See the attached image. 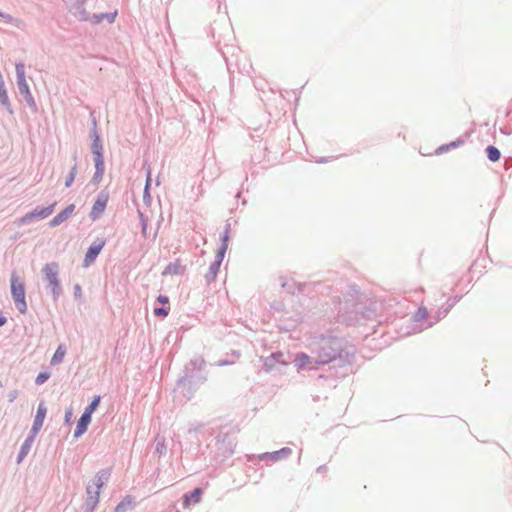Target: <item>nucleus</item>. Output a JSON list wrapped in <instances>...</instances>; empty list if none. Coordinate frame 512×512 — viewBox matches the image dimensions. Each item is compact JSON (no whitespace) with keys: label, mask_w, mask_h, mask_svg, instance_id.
Instances as JSON below:
<instances>
[{"label":"nucleus","mask_w":512,"mask_h":512,"mask_svg":"<svg viewBox=\"0 0 512 512\" xmlns=\"http://www.w3.org/2000/svg\"><path fill=\"white\" fill-rule=\"evenodd\" d=\"M47 288L50 289L53 299L56 301L62 295V287L59 279V265L57 262L46 263L42 268Z\"/></svg>","instance_id":"1"},{"label":"nucleus","mask_w":512,"mask_h":512,"mask_svg":"<svg viewBox=\"0 0 512 512\" xmlns=\"http://www.w3.org/2000/svg\"><path fill=\"white\" fill-rule=\"evenodd\" d=\"M229 233H230V224H226L224 232L221 236V246L217 250V254L215 257V260L210 264L209 270L207 274L205 275V279L207 283H211L215 281L217 274L219 272L221 263L224 259L225 253L228 248V241H229Z\"/></svg>","instance_id":"2"},{"label":"nucleus","mask_w":512,"mask_h":512,"mask_svg":"<svg viewBox=\"0 0 512 512\" xmlns=\"http://www.w3.org/2000/svg\"><path fill=\"white\" fill-rule=\"evenodd\" d=\"M339 351L338 342L335 339L323 338L319 349L316 351L315 364L325 365L337 358Z\"/></svg>","instance_id":"3"},{"label":"nucleus","mask_w":512,"mask_h":512,"mask_svg":"<svg viewBox=\"0 0 512 512\" xmlns=\"http://www.w3.org/2000/svg\"><path fill=\"white\" fill-rule=\"evenodd\" d=\"M17 86L19 93L23 96L27 105L32 109L36 110L37 105L35 99L30 91L29 85L26 81L25 65L23 63H17L15 65Z\"/></svg>","instance_id":"4"},{"label":"nucleus","mask_w":512,"mask_h":512,"mask_svg":"<svg viewBox=\"0 0 512 512\" xmlns=\"http://www.w3.org/2000/svg\"><path fill=\"white\" fill-rule=\"evenodd\" d=\"M11 295L16 309L21 314H26L28 307L25 299V286L18 276L13 273L11 276Z\"/></svg>","instance_id":"5"},{"label":"nucleus","mask_w":512,"mask_h":512,"mask_svg":"<svg viewBox=\"0 0 512 512\" xmlns=\"http://www.w3.org/2000/svg\"><path fill=\"white\" fill-rule=\"evenodd\" d=\"M55 206H56V202L52 203L51 205H49L47 207H42V208L37 207L34 210L26 213L21 218H19L17 220V224L19 226H22V225L31 223L35 219H45L53 213Z\"/></svg>","instance_id":"6"},{"label":"nucleus","mask_w":512,"mask_h":512,"mask_svg":"<svg viewBox=\"0 0 512 512\" xmlns=\"http://www.w3.org/2000/svg\"><path fill=\"white\" fill-rule=\"evenodd\" d=\"M109 200V194L105 190L100 191L97 194V197L95 199V202L92 206L91 212H90V218L95 221L103 214L106 205Z\"/></svg>","instance_id":"7"},{"label":"nucleus","mask_w":512,"mask_h":512,"mask_svg":"<svg viewBox=\"0 0 512 512\" xmlns=\"http://www.w3.org/2000/svg\"><path fill=\"white\" fill-rule=\"evenodd\" d=\"M105 246V240L97 239L88 248L84 260L83 266L89 267L97 258L103 247Z\"/></svg>","instance_id":"8"},{"label":"nucleus","mask_w":512,"mask_h":512,"mask_svg":"<svg viewBox=\"0 0 512 512\" xmlns=\"http://www.w3.org/2000/svg\"><path fill=\"white\" fill-rule=\"evenodd\" d=\"M295 365L299 370L317 369L320 364H315V357H311L306 353H297L294 359Z\"/></svg>","instance_id":"9"},{"label":"nucleus","mask_w":512,"mask_h":512,"mask_svg":"<svg viewBox=\"0 0 512 512\" xmlns=\"http://www.w3.org/2000/svg\"><path fill=\"white\" fill-rule=\"evenodd\" d=\"M292 454V450L289 447H283L278 451L262 453L258 456L261 461L270 460L272 462L279 461L281 459L288 458Z\"/></svg>","instance_id":"10"},{"label":"nucleus","mask_w":512,"mask_h":512,"mask_svg":"<svg viewBox=\"0 0 512 512\" xmlns=\"http://www.w3.org/2000/svg\"><path fill=\"white\" fill-rule=\"evenodd\" d=\"M91 151L93 154L94 162H104L103 145L96 129L92 131Z\"/></svg>","instance_id":"11"},{"label":"nucleus","mask_w":512,"mask_h":512,"mask_svg":"<svg viewBox=\"0 0 512 512\" xmlns=\"http://www.w3.org/2000/svg\"><path fill=\"white\" fill-rule=\"evenodd\" d=\"M276 363L287 365L288 361L284 358V354L282 352L272 353L270 356L265 357L263 359V368L265 371H271Z\"/></svg>","instance_id":"12"},{"label":"nucleus","mask_w":512,"mask_h":512,"mask_svg":"<svg viewBox=\"0 0 512 512\" xmlns=\"http://www.w3.org/2000/svg\"><path fill=\"white\" fill-rule=\"evenodd\" d=\"M75 211V205L69 204L65 209L58 213L53 219L50 220L49 226L51 228L57 227L65 222Z\"/></svg>","instance_id":"13"},{"label":"nucleus","mask_w":512,"mask_h":512,"mask_svg":"<svg viewBox=\"0 0 512 512\" xmlns=\"http://www.w3.org/2000/svg\"><path fill=\"white\" fill-rule=\"evenodd\" d=\"M87 498L86 505L91 509H94L99 502L100 490L95 486L89 484L86 488Z\"/></svg>","instance_id":"14"},{"label":"nucleus","mask_w":512,"mask_h":512,"mask_svg":"<svg viewBox=\"0 0 512 512\" xmlns=\"http://www.w3.org/2000/svg\"><path fill=\"white\" fill-rule=\"evenodd\" d=\"M90 422L91 416L83 413L77 422V426L74 431V437L79 438L80 436H82L87 431Z\"/></svg>","instance_id":"15"},{"label":"nucleus","mask_w":512,"mask_h":512,"mask_svg":"<svg viewBox=\"0 0 512 512\" xmlns=\"http://www.w3.org/2000/svg\"><path fill=\"white\" fill-rule=\"evenodd\" d=\"M110 476H111V469H109V468L102 469L96 474V476L94 478V483L92 485L95 486V488H98L99 490H101L103 485L109 480Z\"/></svg>","instance_id":"16"},{"label":"nucleus","mask_w":512,"mask_h":512,"mask_svg":"<svg viewBox=\"0 0 512 512\" xmlns=\"http://www.w3.org/2000/svg\"><path fill=\"white\" fill-rule=\"evenodd\" d=\"M205 366V360L202 356L194 357L190 360L189 364L186 366L187 373H193L194 371H200Z\"/></svg>","instance_id":"17"},{"label":"nucleus","mask_w":512,"mask_h":512,"mask_svg":"<svg viewBox=\"0 0 512 512\" xmlns=\"http://www.w3.org/2000/svg\"><path fill=\"white\" fill-rule=\"evenodd\" d=\"M46 414H47V407L45 405V402L40 401V403L38 404V407H37V412H36L33 424L39 425L42 427L45 417H46Z\"/></svg>","instance_id":"18"},{"label":"nucleus","mask_w":512,"mask_h":512,"mask_svg":"<svg viewBox=\"0 0 512 512\" xmlns=\"http://www.w3.org/2000/svg\"><path fill=\"white\" fill-rule=\"evenodd\" d=\"M0 17L5 22L12 24L13 26H15L18 29H24L26 26L25 22L22 19L16 18L8 13L0 11Z\"/></svg>","instance_id":"19"},{"label":"nucleus","mask_w":512,"mask_h":512,"mask_svg":"<svg viewBox=\"0 0 512 512\" xmlns=\"http://www.w3.org/2000/svg\"><path fill=\"white\" fill-rule=\"evenodd\" d=\"M73 159H74V164L71 167L70 172L68 173V175L66 176V179H65V186L67 188L72 186V184L75 180L76 174H77V154L76 153L74 154Z\"/></svg>","instance_id":"20"},{"label":"nucleus","mask_w":512,"mask_h":512,"mask_svg":"<svg viewBox=\"0 0 512 512\" xmlns=\"http://www.w3.org/2000/svg\"><path fill=\"white\" fill-rule=\"evenodd\" d=\"M133 507V500L130 496H126L121 500L114 509V512H127Z\"/></svg>","instance_id":"21"},{"label":"nucleus","mask_w":512,"mask_h":512,"mask_svg":"<svg viewBox=\"0 0 512 512\" xmlns=\"http://www.w3.org/2000/svg\"><path fill=\"white\" fill-rule=\"evenodd\" d=\"M95 163V173L93 176V182L99 183L104 175L105 165L104 162H94Z\"/></svg>","instance_id":"22"},{"label":"nucleus","mask_w":512,"mask_h":512,"mask_svg":"<svg viewBox=\"0 0 512 512\" xmlns=\"http://www.w3.org/2000/svg\"><path fill=\"white\" fill-rule=\"evenodd\" d=\"M65 354H66L65 347L63 345H59L51 359V364L56 365V364L62 362Z\"/></svg>","instance_id":"23"},{"label":"nucleus","mask_w":512,"mask_h":512,"mask_svg":"<svg viewBox=\"0 0 512 512\" xmlns=\"http://www.w3.org/2000/svg\"><path fill=\"white\" fill-rule=\"evenodd\" d=\"M487 157L490 161L496 162L500 159L501 153L495 146L489 145L486 148Z\"/></svg>","instance_id":"24"},{"label":"nucleus","mask_w":512,"mask_h":512,"mask_svg":"<svg viewBox=\"0 0 512 512\" xmlns=\"http://www.w3.org/2000/svg\"><path fill=\"white\" fill-rule=\"evenodd\" d=\"M201 494L202 490L200 488H195L189 495H184V501L188 503L191 500L193 503H198L200 501Z\"/></svg>","instance_id":"25"},{"label":"nucleus","mask_w":512,"mask_h":512,"mask_svg":"<svg viewBox=\"0 0 512 512\" xmlns=\"http://www.w3.org/2000/svg\"><path fill=\"white\" fill-rule=\"evenodd\" d=\"M100 396L97 395L93 398V400L90 402V404L85 408L84 412L85 414H88L90 416H92V413L96 410V408L98 407L99 403H100Z\"/></svg>","instance_id":"26"},{"label":"nucleus","mask_w":512,"mask_h":512,"mask_svg":"<svg viewBox=\"0 0 512 512\" xmlns=\"http://www.w3.org/2000/svg\"><path fill=\"white\" fill-rule=\"evenodd\" d=\"M138 216H139V219H140L142 235H143L144 237H146V235H147L148 219H147V217L143 214V212H141L140 210H138Z\"/></svg>","instance_id":"27"},{"label":"nucleus","mask_w":512,"mask_h":512,"mask_svg":"<svg viewBox=\"0 0 512 512\" xmlns=\"http://www.w3.org/2000/svg\"><path fill=\"white\" fill-rule=\"evenodd\" d=\"M461 144H463V141L458 139L456 141L451 142L448 145H443V146L439 147L437 149V153L446 152V151L450 150L451 148H456V147L460 146Z\"/></svg>","instance_id":"28"},{"label":"nucleus","mask_w":512,"mask_h":512,"mask_svg":"<svg viewBox=\"0 0 512 512\" xmlns=\"http://www.w3.org/2000/svg\"><path fill=\"white\" fill-rule=\"evenodd\" d=\"M427 316H428V311H427L426 307L422 306V307H419L418 311L413 316V319L415 321L419 322V321L426 319Z\"/></svg>","instance_id":"29"},{"label":"nucleus","mask_w":512,"mask_h":512,"mask_svg":"<svg viewBox=\"0 0 512 512\" xmlns=\"http://www.w3.org/2000/svg\"><path fill=\"white\" fill-rule=\"evenodd\" d=\"M41 428H42L41 426L33 424L32 428L30 429L29 435L27 436L26 439L31 440V442L34 443L35 438H36L37 434L39 433V431L41 430Z\"/></svg>","instance_id":"30"},{"label":"nucleus","mask_w":512,"mask_h":512,"mask_svg":"<svg viewBox=\"0 0 512 512\" xmlns=\"http://www.w3.org/2000/svg\"><path fill=\"white\" fill-rule=\"evenodd\" d=\"M41 428H42L41 426L33 424L32 428L30 429L29 435L27 436L26 439L31 440V442L34 443L35 438H36L37 434L39 433V431L41 430Z\"/></svg>","instance_id":"31"},{"label":"nucleus","mask_w":512,"mask_h":512,"mask_svg":"<svg viewBox=\"0 0 512 512\" xmlns=\"http://www.w3.org/2000/svg\"><path fill=\"white\" fill-rule=\"evenodd\" d=\"M41 428H42L41 426L33 424L32 428L30 429L29 435L27 436L26 439L31 440V442L34 443L35 438H36L37 434L39 433V431L41 430Z\"/></svg>","instance_id":"32"},{"label":"nucleus","mask_w":512,"mask_h":512,"mask_svg":"<svg viewBox=\"0 0 512 512\" xmlns=\"http://www.w3.org/2000/svg\"><path fill=\"white\" fill-rule=\"evenodd\" d=\"M170 307L154 308V315L157 317H166L169 314Z\"/></svg>","instance_id":"33"},{"label":"nucleus","mask_w":512,"mask_h":512,"mask_svg":"<svg viewBox=\"0 0 512 512\" xmlns=\"http://www.w3.org/2000/svg\"><path fill=\"white\" fill-rule=\"evenodd\" d=\"M49 377H50L49 373L40 372L35 379L36 385H42L49 379Z\"/></svg>","instance_id":"34"},{"label":"nucleus","mask_w":512,"mask_h":512,"mask_svg":"<svg viewBox=\"0 0 512 512\" xmlns=\"http://www.w3.org/2000/svg\"><path fill=\"white\" fill-rule=\"evenodd\" d=\"M117 16V11L110 13H100V19L107 20L109 23H113Z\"/></svg>","instance_id":"35"},{"label":"nucleus","mask_w":512,"mask_h":512,"mask_svg":"<svg viewBox=\"0 0 512 512\" xmlns=\"http://www.w3.org/2000/svg\"><path fill=\"white\" fill-rule=\"evenodd\" d=\"M18 396H19V390H17V389L10 390L7 393L8 402H10V403L14 402L18 398Z\"/></svg>","instance_id":"36"},{"label":"nucleus","mask_w":512,"mask_h":512,"mask_svg":"<svg viewBox=\"0 0 512 512\" xmlns=\"http://www.w3.org/2000/svg\"><path fill=\"white\" fill-rule=\"evenodd\" d=\"M32 445L33 442H31V440L25 439L20 449L28 454L31 450Z\"/></svg>","instance_id":"37"},{"label":"nucleus","mask_w":512,"mask_h":512,"mask_svg":"<svg viewBox=\"0 0 512 512\" xmlns=\"http://www.w3.org/2000/svg\"><path fill=\"white\" fill-rule=\"evenodd\" d=\"M74 296L76 299L82 298V288L79 284L74 285Z\"/></svg>","instance_id":"38"},{"label":"nucleus","mask_w":512,"mask_h":512,"mask_svg":"<svg viewBox=\"0 0 512 512\" xmlns=\"http://www.w3.org/2000/svg\"><path fill=\"white\" fill-rule=\"evenodd\" d=\"M28 454L20 449L17 456V463L20 464Z\"/></svg>","instance_id":"39"},{"label":"nucleus","mask_w":512,"mask_h":512,"mask_svg":"<svg viewBox=\"0 0 512 512\" xmlns=\"http://www.w3.org/2000/svg\"><path fill=\"white\" fill-rule=\"evenodd\" d=\"M157 301L161 304H168L169 303V298L165 295H159L157 297Z\"/></svg>","instance_id":"40"},{"label":"nucleus","mask_w":512,"mask_h":512,"mask_svg":"<svg viewBox=\"0 0 512 512\" xmlns=\"http://www.w3.org/2000/svg\"><path fill=\"white\" fill-rule=\"evenodd\" d=\"M150 183H151V174H150V171L148 170L147 177H146V185H145V193L146 194H147V190H149Z\"/></svg>","instance_id":"41"},{"label":"nucleus","mask_w":512,"mask_h":512,"mask_svg":"<svg viewBox=\"0 0 512 512\" xmlns=\"http://www.w3.org/2000/svg\"><path fill=\"white\" fill-rule=\"evenodd\" d=\"M234 362L233 361H230V360H226V359H222V360H219L216 365L217 366H226V365H231L233 364Z\"/></svg>","instance_id":"42"},{"label":"nucleus","mask_w":512,"mask_h":512,"mask_svg":"<svg viewBox=\"0 0 512 512\" xmlns=\"http://www.w3.org/2000/svg\"><path fill=\"white\" fill-rule=\"evenodd\" d=\"M71 417H72V409H69L65 413V422L66 423L70 422Z\"/></svg>","instance_id":"43"},{"label":"nucleus","mask_w":512,"mask_h":512,"mask_svg":"<svg viewBox=\"0 0 512 512\" xmlns=\"http://www.w3.org/2000/svg\"><path fill=\"white\" fill-rule=\"evenodd\" d=\"M92 21L96 24L100 23L103 21V19H100V14H94L92 16Z\"/></svg>","instance_id":"44"},{"label":"nucleus","mask_w":512,"mask_h":512,"mask_svg":"<svg viewBox=\"0 0 512 512\" xmlns=\"http://www.w3.org/2000/svg\"><path fill=\"white\" fill-rule=\"evenodd\" d=\"M7 322V318L0 313V327L4 326Z\"/></svg>","instance_id":"45"},{"label":"nucleus","mask_w":512,"mask_h":512,"mask_svg":"<svg viewBox=\"0 0 512 512\" xmlns=\"http://www.w3.org/2000/svg\"><path fill=\"white\" fill-rule=\"evenodd\" d=\"M449 309H445L443 312H438V316L436 318V321H438L441 318V315L444 317L448 313Z\"/></svg>","instance_id":"46"},{"label":"nucleus","mask_w":512,"mask_h":512,"mask_svg":"<svg viewBox=\"0 0 512 512\" xmlns=\"http://www.w3.org/2000/svg\"><path fill=\"white\" fill-rule=\"evenodd\" d=\"M327 470V467L326 465H321L317 468V472H324Z\"/></svg>","instance_id":"47"},{"label":"nucleus","mask_w":512,"mask_h":512,"mask_svg":"<svg viewBox=\"0 0 512 512\" xmlns=\"http://www.w3.org/2000/svg\"><path fill=\"white\" fill-rule=\"evenodd\" d=\"M146 198H150L149 190H147V194L144 192V200H146Z\"/></svg>","instance_id":"48"}]
</instances>
